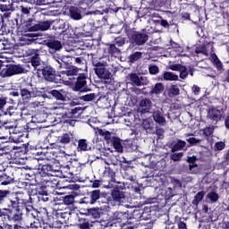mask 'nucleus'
<instances>
[{
  "label": "nucleus",
  "mask_w": 229,
  "mask_h": 229,
  "mask_svg": "<svg viewBox=\"0 0 229 229\" xmlns=\"http://www.w3.org/2000/svg\"><path fill=\"white\" fill-rule=\"evenodd\" d=\"M151 94H162L164 92V84L158 82L151 89Z\"/></svg>",
  "instance_id": "473e14b6"
},
{
  "label": "nucleus",
  "mask_w": 229,
  "mask_h": 229,
  "mask_svg": "<svg viewBox=\"0 0 229 229\" xmlns=\"http://www.w3.org/2000/svg\"><path fill=\"white\" fill-rule=\"evenodd\" d=\"M13 178H12L9 175L2 174L0 175V185H10V183H13Z\"/></svg>",
  "instance_id": "c756f323"
},
{
  "label": "nucleus",
  "mask_w": 229,
  "mask_h": 229,
  "mask_svg": "<svg viewBox=\"0 0 229 229\" xmlns=\"http://www.w3.org/2000/svg\"><path fill=\"white\" fill-rule=\"evenodd\" d=\"M58 140L61 144H69L72 140V133L67 132L64 133L58 138Z\"/></svg>",
  "instance_id": "a878e982"
},
{
  "label": "nucleus",
  "mask_w": 229,
  "mask_h": 229,
  "mask_svg": "<svg viewBox=\"0 0 229 229\" xmlns=\"http://www.w3.org/2000/svg\"><path fill=\"white\" fill-rule=\"evenodd\" d=\"M182 157H183L182 152L174 153L171 155V160H174V162H178L179 160L182 159Z\"/></svg>",
  "instance_id": "a18cd8bd"
},
{
  "label": "nucleus",
  "mask_w": 229,
  "mask_h": 229,
  "mask_svg": "<svg viewBox=\"0 0 229 229\" xmlns=\"http://www.w3.org/2000/svg\"><path fill=\"white\" fill-rule=\"evenodd\" d=\"M211 57L217 69H221V67H223V63H221L217 55L216 54H212Z\"/></svg>",
  "instance_id": "79ce46f5"
},
{
  "label": "nucleus",
  "mask_w": 229,
  "mask_h": 229,
  "mask_svg": "<svg viewBox=\"0 0 229 229\" xmlns=\"http://www.w3.org/2000/svg\"><path fill=\"white\" fill-rule=\"evenodd\" d=\"M129 79L131 81L132 85H136V87H140L142 85H148L149 81H148V78L139 76L136 73H131L129 75Z\"/></svg>",
  "instance_id": "1a4fd4ad"
},
{
  "label": "nucleus",
  "mask_w": 229,
  "mask_h": 229,
  "mask_svg": "<svg viewBox=\"0 0 229 229\" xmlns=\"http://www.w3.org/2000/svg\"><path fill=\"white\" fill-rule=\"evenodd\" d=\"M65 74L67 76H76V74H78V69L74 68V67H72V68H70L69 70H67L65 72Z\"/></svg>",
  "instance_id": "8fccbe9b"
},
{
  "label": "nucleus",
  "mask_w": 229,
  "mask_h": 229,
  "mask_svg": "<svg viewBox=\"0 0 229 229\" xmlns=\"http://www.w3.org/2000/svg\"><path fill=\"white\" fill-rule=\"evenodd\" d=\"M78 151H89L90 149V147H89V143H87V140H80L78 141Z\"/></svg>",
  "instance_id": "cd10ccee"
},
{
  "label": "nucleus",
  "mask_w": 229,
  "mask_h": 229,
  "mask_svg": "<svg viewBox=\"0 0 229 229\" xmlns=\"http://www.w3.org/2000/svg\"><path fill=\"white\" fill-rule=\"evenodd\" d=\"M186 144L187 143L183 140H178L177 143H175L172 147V152L174 153V151H182V149H183V148H185Z\"/></svg>",
  "instance_id": "2f4dec72"
},
{
  "label": "nucleus",
  "mask_w": 229,
  "mask_h": 229,
  "mask_svg": "<svg viewBox=\"0 0 229 229\" xmlns=\"http://www.w3.org/2000/svg\"><path fill=\"white\" fill-rule=\"evenodd\" d=\"M30 63L34 69H38V67L40 65V57H38V55L32 56Z\"/></svg>",
  "instance_id": "ea45409f"
},
{
  "label": "nucleus",
  "mask_w": 229,
  "mask_h": 229,
  "mask_svg": "<svg viewBox=\"0 0 229 229\" xmlns=\"http://www.w3.org/2000/svg\"><path fill=\"white\" fill-rule=\"evenodd\" d=\"M4 114L10 115V117H13V119H15L17 122V119H21V117H22V110L13 106H10L6 109Z\"/></svg>",
  "instance_id": "9d476101"
},
{
  "label": "nucleus",
  "mask_w": 229,
  "mask_h": 229,
  "mask_svg": "<svg viewBox=\"0 0 229 229\" xmlns=\"http://www.w3.org/2000/svg\"><path fill=\"white\" fill-rule=\"evenodd\" d=\"M203 198H205V191H199L192 201L193 205H199V202L202 201Z\"/></svg>",
  "instance_id": "f704fd0d"
},
{
  "label": "nucleus",
  "mask_w": 229,
  "mask_h": 229,
  "mask_svg": "<svg viewBox=\"0 0 229 229\" xmlns=\"http://www.w3.org/2000/svg\"><path fill=\"white\" fill-rule=\"evenodd\" d=\"M225 128L229 130V114L225 117Z\"/></svg>",
  "instance_id": "774afa93"
},
{
  "label": "nucleus",
  "mask_w": 229,
  "mask_h": 229,
  "mask_svg": "<svg viewBox=\"0 0 229 229\" xmlns=\"http://www.w3.org/2000/svg\"><path fill=\"white\" fill-rule=\"evenodd\" d=\"M169 69H171V71H179L181 80H185V78L189 76V73L187 72V68H185V66L182 64H170Z\"/></svg>",
  "instance_id": "f8f14e48"
},
{
  "label": "nucleus",
  "mask_w": 229,
  "mask_h": 229,
  "mask_svg": "<svg viewBox=\"0 0 229 229\" xmlns=\"http://www.w3.org/2000/svg\"><path fill=\"white\" fill-rule=\"evenodd\" d=\"M128 219V214L124 212H115L113 216V221H116V223H123V221H126Z\"/></svg>",
  "instance_id": "4be33fe9"
},
{
  "label": "nucleus",
  "mask_w": 229,
  "mask_h": 229,
  "mask_svg": "<svg viewBox=\"0 0 229 229\" xmlns=\"http://www.w3.org/2000/svg\"><path fill=\"white\" fill-rule=\"evenodd\" d=\"M30 106H32V108H37L38 106H44V102H41V101H34L30 104Z\"/></svg>",
  "instance_id": "13d9d810"
},
{
  "label": "nucleus",
  "mask_w": 229,
  "mask_h": 229,
  "mask_svg": "<svg viewBox=\"0 0 229 229\" xmlns=\"http://www.w3.org/2000/svg\"><path fill=\"white\" fill-rule=\"evenodd\" d=\"M172 47H174V49H175V51L180 55L182 53V47H180L179 44L177 43H173L172 44Z\"/></svg>",
  "instance_id": "680f3d73"
},
{
  "label": "nucleus",
  "mask_w": 229,
  "mask_h": 229,
  "mask_svg": "<svg viewBox=\"0 0 229 229\" xmlns=\"http://www.w3.org/2000/svg\"><path fill=\"white\" fill-rule=\"evenodd\" d=\"M151 106H153V103L149 98H144L140 102V107L142 114L149 113Z\"/></svg>",
  "instance_id": "2eb2a0df"
},
{
  "label": "nucleus",
  "mask_w": 229,
  "mask_h": 229,
  "mask_svg": "<svg viewBox=\"0 0 229 229\" xmlns=\"http://www.w3.org/2000/svg\"><path fill=\"white\" fill-rule=\"evenodd\" d=\"M25 210L28 217H30V219H33V221L30 225H27V228H31V229L42 228V224L40 223V220L37 218L38 217V211H37V209H34L32 206H27L25 208Z\"/></svg>",
  "instance_id": "f03ea898"
},
{
  "label": "nucleus",
  "mask_w": 229,
  "mask_h": 229,
  "mask_svg": "<svg viewBox=\"0 0 229 229\" xmlns=\"http://www.w3.org/2000/svg\"><path fill=\"white\" fill-rule=\"evenodd\" d=\"M44 171H47V174L50 176H58L57 173H59L58 169H55L53 165H47L43 166Z\"/></svg>",
  "instance_id": "c85d7f7f"
},
{
  "label": "nucleus",
  "mask_w": 229,
  "mask_h": 229,
  "mask_svg": "<svg viewBox=\"0 0 229 229\" xmlns=\"http://www.w3.org/2000/svg\"><path fill=\"white\" fill-rule=\"evenodd\" d=\"M113 146L118 153H123V144L121 143V140L119 138H114L113 140Z\"/></svg>",
  "instance_id": "72a5a7b5"
},
{
  "label": "nucleus",
  "mask_w": 229,
  "mask_h": 229,
  "mask_svg": "<svg viewBox=\"0 0 229 229\" xmlns=\"http://www.w3.org/2000/svg\"><path fill=\"white\" fill-rule=\"evenodd\" d=\"M25 205V208L28 207V200L26 199H16L11 200V207L6 210V216L10 221L13 223H20L22 221V209H21V206Z\"/></svg>",
  "instance_id": "f257e3e1"
},
{
  "label": "nucleus",
  "mask_w": 229,
  "mask_h": 229,
  "mask_svg": "<svg viewBox=\"0 0 229 229\" xmlns=\"http://www.w3.org/2000/svg\"><path fill=\"white\" fill-rule=\"evenodd\" d=\"M50 94L54 97L59 99L60 101H64L65 99V94H67V91L64 89L56 90L53 89Z\"/></svg>",
  "instance_id": "393cba45"
},
{
  "label": "nucleus",
  "mask_w": 229,
  "mask_h": 229,
  "mask_svg": "<svg viewBox=\"0 0 229 229\" xmlns=\"http://www.w3.org/2000/svg\"><path fill=\"white\" fill-rule=\"evenodd\" d=\"M38 201H43V203H46L47 201H49V197H47V195H39L38 197Z\"/></svg>",
  "instance_id": "052dcab7"
},
{
  "label": "nucleus",
  "mask_w": 229,
  "mask_h": 229,
  "mask_svg": "<svg viewBox=\"0 0 229 229\" xmlns=\"http://www.w3.org/2000/svg\"><path fill=\"white\" fill-rule=\"evenodd\" d=\"M64 203H65V205H72V203H74V197L72 196L64 197Z\"/></svg>",
  "instance_id": "864d4df0"
},
{
  "label": "nucleus",
  "mask_w": 229,
  "mask_h": 229,
  "mask_svg": "<svg viewBox=\"0 0 229 229\" xmlns=\"http://www.w3.org/2000/svg\"><path fill=\"white\" fill-rule=\"evenodd\" d=\"M108 53L110 55H113L114 56H119V55H121V50H119V48L115 47L114 45H110L108 47Z\"/></svg>",
  "instance_id": "e433bc0d"
},
{
  "label": "nucleus",
  "mask_w": 229,
  "mask_h": 229,
  "mask_svg": "<svg viewBox=\"0 0 229 229\" xmlns=\"http://www.w3.org/2000/svg\"><path fill=\"white\" fill-rule=\"evenodd\" d=\"M225 144L223 141H218L215 144V148L217 151H223V149H225Z\"/></svg>",
  "instance_id": "5fc2aeb1"
},
{
  "label": "nucleus",
  "mask_w": 229,
  "mask_h": 229,
  "mask_svg": "<svg viewBox=\"0 0 229 229\" xmlns=\"http://www.w3.org/2000/svg\"><path fill=\"white\" fill-rule=\"evenodd\" d=\"M1 12H13V4L7 0H0Z\"/></svg>",
  "instance_id": "412c9836"
},
{
  "label": "nucleus",
  "mask_w": 229,
  "mask_h": 229,
  "mask_svg": "<svg viewBox=\"0 0 229 229\" xmlns=\"http://www.w3.org/2000/svg\"><path fill=\"white\" fill-rule=\"evenodd\" d=\"M30 10H31V8L28 6H24V5L20 6V11L23 15H28L30 13Z\"/></svg>",
  "instance_id": "6e6d98bb"
},
{
  "label": "nucleus",
  "mask_w": 229,
  "mask_h": 229,
  "mask_svg": "<svg viewBox=\"0 0 229 229\" xmlns=\"http://www.w3.org/2000/svg\"><path fill=\"white\" fill-rule=\"evenodd\" d=\"M169 92L172 96H179L180 95V89L176 85H172L169 88Z\"/></svg>",
  "instance_id": "37998d69"
},
{
  "label": "nucleus",
  "mask_w": 229,
  "mask_h": 229,
  "mask_svg": "<svg viewBox=\"0 0 229 229\" xmlns=\"http://www.w3.org/2000/svg\"><path fill=\"white\" fill-rule=\"evenodd\" d=\"M0 76H2V78H8L15 74H22L24 68H22L21 64H7L5 67L0 68Z\"/></svg>",
  "instance_id": "20e7f679"
},
{
  "label": "nucleus",
  "mask_w": 229,
  "mask_h": 229,
  "mask_svg": "<svg viewBox=\"0 0 229 229\" xmlns=\"http://www.w3.org/2000/svg\"><path fill=\"white\" fill-rule=\"evenodd\" d=\"M165 81H178V75L171 72H165L163 74Z\"/></svg>",
  "instance_id": "bb28decb"
},
{
  "label": "nucleus",
  "mask_w": 229,
  "mask_h": 229,
  "mask_svg": "<svg viewBox=\"0 0 229 229\" xmlns=\"http://www.w3.org/2000/svg\"><path fill=\"white\" fill-rule=\"evenodd\" d=\"M90 198H91L90 204L94 205V203H96V201H98V199H99V198H101V191L95 190V191H91Z\"/></svg>",
  "instance_id": "7c9ffc66"
},
{
  "label": "nucleus",
  "mask_w": 229,
  "mask_h": 229,
  "mask_svg": "<svg viewBox=\"0 0 229 229\" xmlns=\"http://www.w3.org/2000/svg\"><path fill=\"white\" fill-rule=\"evenodd\" d=\"M10 194V191H0V198H6Z\"/></svg>",
  "instance_id": "0e129e2a"
},
{
  "label": "nucleus",
  "mask_w": 229,
  "mask_h": 229,
  "mask_svg": "<svg viewBox=\"0 0 229 229\" xmlns=\"http://www.w3.org/2000/svg\"><path fill=\"white\" fill-rule=\"evenodd\" d=\"M152 124H153V121H151L149 119H146L143 121V128L145 130H150Z\"/></svg>",
  "instance_id": "3c124183"
},
{
  "label": "nucleus",
  "mask_w": 229,
  "mask_h": 229,
  "mask_svg": "<svg viewBox=\"0 0 229 229\" xmlns=\"http://www.w3.org/2000/svg\"><path fill=\"white\" fill-rule=\"evenodd\" d=\"M90 226V224L87 219L81 218L79 220L78 228L80 229H88Z\"/></svg>",
  "instance_id": "4c0bfd02"
},
{
  "label": "nucleus",
  "mask_w": 229,
  "mask_h": 229,
  "mask_svg": "<svg viewBox=\"0 0 229 229\" xmlns=\"http://www.w3.org/2000/svg\"><path fill=\"white\" fill-rule=\"evenodd\" d=\"M127 37L130 38L131 42L136 46H144L148 42L149 37L146 32L131 30L127 33Z\"/></svg>",
  "instance_id": "7ed1b4c3"
},
{
  "label": "nucleus",
  "mask_w": 229,
  "mask_h": 229,
  "mask_svg": "<svg viewBox=\"0 0 229 229\" xmlns=\"http://www.w3.org/2000/svg\"><path fill=\"white\" fill-rule=\"evenodd\" d=\"M70 17L74 21H81L82 19L81 11L78 7L72 6L70 8Z\"/></svg>",
  "instance_id": "aec40b11"
},
{
  "label": "nucleus",
  "mask_w": 229,
  "mask_h": 229,
  "mask_svg": "<svg viewBox=\"0 0 229 229\" xmlns=\"http://www.w3.org/2000/svg\"><path fill=\"white\" fill-rule=\"evenodd\" d=\"M141 57H142V54L140 52H135L130 55L129 61L131 62V64H133Z\"/></svg>",
  "instance_id": "58836bf2"
},
{
  "label": "nucleus",
  "mask_w": 229,
  "mask_h": 229,
  "mask_svg": "<svg viewBox=\"0 0 229 229\" xmlns=\"http://www.w3.org/2000/svg\"><path fill=\"white\" fill-rule=\"evenodd\" d=\"M95 98H96V94L94 93L87 94L81 97V99H83V101H92Z\"/></svg>",
  "instance_id": "09e8293b"
},
{
  "label": "nucleus",
  "mask_w": 229,
  "mask_h": 229,
  "mask_svg": "<svg viewBox=\"0 0 229 229\" xmlns=\"http://www.w3.org/2000/svg\"><path fill=\"white\" fill-rule=\"evenodd\" d=\"M148 71L151 74H158V66L155 65V64H151L148 66Z\"/></svg>",
  "instance_id": "603ef678"
},
{
  "label": "nucleus",
  "mask_w": 229,
  "mask_h": 229,
  "mask_svg": "<svg viewBox=\"0 0 229 229\" xmlns=\"http://www.w3.org/2000/svg\"><path fill=\"white\" fill-rule=\"evenodd\" d=\"M54 59L55 60V65H57L59 69L65 67V63L64 62V59L56 56H54Z\"/></svg>",
  "instance_id": "c03bdc74"
},
{
  "label": "nucleus",
  "mask_w": 229,
  "mask_h": 229,
  "mask_svg": "<svg viewBox=\"0 0 229 229\" xmlns=\"http://www.w3.org/2000/svg\"><path fill=\"white\" fill-rule=\"evenodd\" d=\"M51 28L49 21L39 22L30 28L31 31H47Z\"/></svg>",
  "instance_id": "f3484780"
},
{
  "label": "nucleus",
  "mask_w": 229,
  "mask_h": 229,
  "mask_svg": "<svg viewBox=\"0 0 229 229\" xmlns=\"http://www.w3.org/2000/svg\"><path fill=\"white\" fill-rule=\"evenodd\" d=\"M152 117L155 123H157V124H160L161 126L165 124V118L158 111H155L152 114Z\"/></svg>",
  "instance_id": "b1692460"
},
{
  "label": "nucleus",
  "mask_w": 229,
  "mask_h": 229,
  "mask_svg": "<svg viewBox=\"0 0 229 229\" xmlns=\"http://www.w3.org/2000/svg\"><path fill=\"white\" fill-rule=\"evenodd\" d=\"M15 128H17V120H4L2 121V126L0 127V131H4V130H9L8 133H15Z\"/></svg>",
  "instance_id": "0eeeda50"
},
{
  "label": "nucleus",
  "mask_w": 229,
  "mask_h": 229,
  "mask_svg": "<svg viewBox=\"0 0 229 229\" xmlns=\"http://www.w3.org/2000/svg\"><path fill=\"white\" fill-rule=\"evenodd\" d=\"M170 229H187V224H185V222L180 221L177 223V228L174 225H172Z\"/></svg>",
  "instance_id": "de8ad7c7"
},
{
  "label": "nucleus",
  "mask_w": 229,
  "mask_h": 229,
  "mask_svg": "<svg viewBox=\"0 0 229 229\" xmlns=\"http://www.w3.org/2000/svg\"><path fill=\"white\" fill-rule=\"evenodd\" d=\"M192 92L195 94H199V87H198L197 85H194L192 88Z\"/></svg>",
  "instance_id": "338daca9"
},
{
  "label": "nucleus",
  "mask_w": 229,
  "mask_h": 229,
  "mask_svg": "<svg viewBox=\"0 0 229 229\" xmlns=\"http://www.w3.org/2000/svg\"><path fill=\"white\" fill-rule=\"evenodd\" d=\"M223 110L212 107L208 112V119H210L213 123H219V120L223 118Z\"/></svg>",
  "instance_id": "6e6552de"
},
{
  "label": "nucleus",
  "mask_w": 229,
  "mask_h": 229,
  "mask_svg": "<svg viewBox=\"0 0 229 229\" xmlns=\"http://www.w3.org/2000/svg\"><path fill=\"white\" fill-rule=\"evenodd\" d=\"M95 66V72L98 78L101 80H111L112 73L108 72V70L105 69V64L103 63H97L94 64Z\"/></svg>",
  "instance_id": "423d86ee"
},
{
  "label": "nucleus",
  "mask_w": 229,
  "mask_h": 229,
  "mask_svg": "<svg viewBox=\"0 0 229 229\" xmlns=\"http://www.w3.org/2000/svg\"><path fill=\"white\" fill-rule=\"evenodd\" d=\"M37 89H32L31 91L26 89H21V97L22 101H24L25 103H28V101H30L33 98H37Z\"/></svg>",
  "instance_id": "9b49d317"
},
{
  "label": "nucleus",
  "mask_w": 229,
  "mask_h": 229,
  "mask_svg": "<svg viewBox=\"0 0 229 229\" xmlns=\"http://www.w3.org/2000/svg\"><path fill=\"white\" fill-rule=\"evenodd\" d=\"M87 77H85V74H81L78 76L77 78V82H76V89L77 90H81V89H83V87H85V85H87Z\"/></svg>",
  "instance_id": "5701e85b"
},
{
  "label": "nucleus",
  "mask_w": 229,
  "mask_h": 229,
  "mask_svg": "<svg viewBox=\"0 0 229 229\" xmlns=\"http://www.w3.org/2000/svg\"><path fill=\"white\" fill-rule=\"evenodd\" d=\"M215 129H216V127H214V126L206 127L204 129V135H206V137H210V135H212V133H214Z\"/></svg>",
  "instance_id": "49530a36"
},
{
  "label": "nucleus",
  "mask_w": 229,
  "mask_h": 229,
  "mask_svg": "<svg viewBox=\"0 0 229 229\" xmlns=\"http://www.w3.org/2000/svg\"><path fill=\"white\" fill-rule=\"evenodd\" d=\"M207 198L211 203H216L219 199V195L215 191H210L207 194Z\"/></svg>",
  "instance_id": "c9c22d12"
},
{
  "label": "nucleus",
  "mask_w": 229,
  "mask_h": 229,
  "mask_svg": "<svg viewBox=\"0 0 229 229\" xmlns=\"http://www.w3.org/2000/svg\"><path fill=\"white\" fill-rule=\"evenodd\" d=\"M111 196L112 199H114L115 203L121 204L126 201V196L124 195V192L122 191L113 190Z\"/></svg>",
  "instance_id": "ddd939ff"
},
{
  "label": "nucleus",
  "mask_w": 229,
  "mask_h": 229,
  "mask_svg": "<svg viewBox=\"0 0 229 229\" xmlns=\"http://www.w3.org/2000/svg\"><path fill=\"white\" fill-rule=\"evenodd\" d=\"M103 13H105L103 11L97 10V11H91L88 14L89 15H103Z\"/></svg>",
  "instance_id": "e2e57ef3"
},
{
  "label": "nucleus",
  "mask_w": 229,
  "mask_h": 229,
  "mask_svg": "<svg viewBox=\"0 0 229 229\" xmlns=\"http://www.w3.org/2000/svg\"><path fill=\"white\" fill-rule=\"evenodd\" d=\"M42 74L47 81H53L55 80V70L49 66L42 69Z\"/></svg>",
  "instance_id": "6ab92c4d"
},
{
  "label": "nucleus",
  "mask_w": 229,
  "mask_h": 229,
  "mask_svg": "<svg viewBox=\"0 0 229 229\" xmlns=\"http://www.w3.org/2000/svg\"><path fill=\"white\" fill-rule=\"evenodd\" d=\"M100 185H101V182H99V181H95L92 183L93 189H98V188H99Z\"/></svg>",
  "instance_id": "69168bd1"
},
{
  "label": "nucleus",
  "mask_w": 229,
  "mask_h": 229,
  "mask_svg": "<svg viewBox=\"0 0 229 229\" xmlns=\"http://www.w3.org/2000/svg\"><path fill=\"white\" fill-rule=\"evenodd\" d=\"M187 142H189V144H191L192 146H194V144H199L200 140L196 138H189V139H187Z\"/></svg>",
  "instance_id": "bf43d9fd"
},
{
  "label": "nucleus",
  "mask_w": 229,
  "mask_h": 229,
  "mask_svg": "<svg viewBox=\"0 0 229 229\" xmlns=\"http://www.w3.org/2000/svg\"><path fill=\"white\" fill-rule=\"evenodd\" d=\"M38 34L28 32L21 36V40L22 41V46H30L34 40H36Z\"/></svg>",
  "instance_id": "4468645a"
},
{
  "label": "nucleus",
  "mask_w": 229,
  "mask_h": 229,
  "mask_svg": "<svg viewBox=\"0 0 229 229\" xmlns=\"http://www.w3.org/2000/svg\"><path fill=\"white\" fill-rule=\"evenodd\" d=\"M7 103V98L6 97H1L0 98V110H3L4 106H6Z\"/></svg>",
  "instance_id": "4d7b16f0"
},
{
  "label": "nucleus",
  "mask_w": 229,
  "mask_h": 229,
  "mask_svg": "<svg viewBox=\"0 0 229 229\" xmlns=\"http://www.w3.org/2000/svg\"><path fill=\"white\" fill-rule=\"evenodd\" d=\"M47 47L49 48V53H56L62 49V42L59 40H50L47 43Z\"/></svg>",
  "instance_id": "dca6fc26"
},
{
  "label": "nucleus",
  "mask_w": 229,
  "mask_h": 229,
  "mask_svg": "<svg viewBox=\"0 0 229 229\" xmlns=\"http://www.w3.org/2000/svg\"><path fill=\"white\" fill-rule=\"evenodd\" d=\"M208 47H210V49H213L214 46H212L211 43H208L206 46L199 45L196 47L195 53L196 55H204V56H207L208 55Z\"/></svg>",
  "instance_id": "a211bd4d"
},
{
  "label": "nucleus",
  "mask_w": 229,
  "mask_h": 229,
  "mask_svg": "<svg viewBox=\"0 0 229 229\" xmlns=\"http://www.w3.org/2000/svg\"><path fill=\"white\" fill-rule=\"evenodd\" d=\"M114 42L118 47H123V46L126 44V38H124L123 36H120L114 38Z\"/></svg>",
  "instance_id": "a19ab883"
},
{
  "label": "nucleus",
  "mask_w": 229,
  "mask_h": 229,
  "mask_svg": "<svg viewBox=\"0 0 229 229\" xmlns=\"http://www.w3.org/2000/svg\"><path fill=\"white\" fill-rule=\"evenodd\" d=\"M51 110H55V114L56 115H60V117L65 118L67 117V114H77L78 113V108L67 110V104H60L57 106H53L51 107Z\"/></svg>",
  "instance_id": "39448f33"
}]
</instances>
